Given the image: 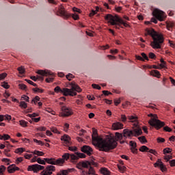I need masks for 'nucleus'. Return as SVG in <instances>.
I'll return each instance as SVG.
<instances>
[{"instance_id":"1","label":"nucleus","mask_w":175,"mask_h":175,"mask_svg":"<svg viewBox=\"0 0 175 175\" xmlns=\"http://www.w3.org/2000/svg\"><path fill=\"white\" fill-rule=\"evenodd\" d=\"M92 144L95 147H98L100 151H110V150H114L117 147L118 143L114 140V137L111 135H107L105 139L99 137L98 135V130L95 128H92Z\"/></svg>"},{"instance_id":"2","label":"nucleus","mask_w":175,"mask_h":175,"mask_svg":"<svg viewBox=\"0 0 175 175\" xmlns=\"http://www.w3.org/2000/svg\"><path fill=\"white\" fill-rule=\"evenodd\" d=\"M146 31L147 32V33L145 34L146 36H147V35H150V36L153 39V42L150 43L151 47L154 49H161L162 43L165 42L163 35H162V33H158V32L155 31L153 28L146 29Z\"/></svg>"},{"instance_id":"3","label":"nucleus","mask_w":175,"mask_h":175,"mask_svg":"<svg viewBox=\"0 0 175 175\" xmlns=\"http://www.w3.org/2000/svg\"><path fill=\"white\" fill-rule=\"evenodd\" d=\"M105 19L108 20V23H109L111 25H117V23H120V24H122V25L126 27V28L130 27L129 24H128L126 22H124V20L118 17V15L113 16L110 14H108L105 16Z\"/></svg>"},{"instance_id":"4","label":"nucleus","mask_w":175,"mask_h":175,"mask_svg":"<svg viewBox=\"0 0 175 175\" xmlns=\"http://www.w3.org/2000/svg\"><path fill=\"white\" fill-rule=\"evenodd\" d=\"M148 124L150 125V126H154L157 131H159V129H161V128H163V126L165 125L164 122H162L158 119V116L157 114L153 115V118L148 121Z\"/></svg>"},{"instance_id":"5","label":"nucleus","mask_w":175,"mask_h":175,"mask_svg":"<svg viewBox=\"0 0 175 175\" xmlns=\"http://www.w3.org/2000/svg\"><path fill=\"white\" fill-rule=\"evenodd\" d=\"M152 14L153 17H155V18H157V20L159 21H164L165 18H166V14L165 12L158 8H154Z\"/></svg>"},{"instance_id":"6","label":"nucleus","mask_w":175,"mask_h":175,"mask_svg":"<svg viewBox=\"0 0 175 175\" xmlns=\"http://www.w3.org/2000/svg\"><path fill=\"white\" fill-rule=\"evenodd\" d=\"M37 75H40V76L37 75V80H39L40 81H43L44 80V78L43 77L45 76V77H47L49 76H53L54 73L53 72L49 70H38L36 71Z\"/></svg>"},{"instance_id":"7","label":"nucleus","mask_w":175,"mask_h":175,"mask_svg":"<svg viewBox=\"0 0 175 175\" xmlns=\"http://www.w3.org/2000/svg\"><path fill=\"white\" fill-rule=\"evenodd\" d=\"M56 14L57 16H61V17H63V18H69V17H70V14L68 13L66 10H65V7H64L62 5L59 6Z\"/></svg>"},{"instance_id":"8","label":"nucleus","mask_w":175,"mask_h":175,"mask_svg":"<svg viewBox=\"0 0 175 175\" xmlns=\"http://www.w3.org/2000/svg\"><path fill=\"white\" fill-rule=\"evenodd\" d=\"M27 170L28 172H33V173H38V172H40V170H44V166L39 164H34L29 165Z\"/></svg>"},{"instance_id":"9","label":"nucleus","mask_w":175,"mask_h":175,"mask_svg":"<svg viewBox=\"0 0 175 175\" xmlns=\"http://www.w3.org/2000/svg\"><path fill=\"white\" fill-rule=\"evenodd\" d=\"M55 172V166L54 165H47L42 171L40 172V175H52L53 172Z\"/></svg>"},{"instance_id":"10","label":"nucleus","mask_w":175,"mask_h":175,"mask_svg":"<svg viewBox=\"0 0 175 175\" xmlns=\"http://www.w3.org/2000/svg\"><path fill=\"white\" fill-rule=\"evenodd\" d=\"M73 115V111L69 107L65 106L62 107V112L59 113L60 117H69Z\"/></svg>"},{"instance_id":"11","label":"nucleus","mask_w":175,"mask_h":175,"mask_svg":"<svg viewBox=\"0 0 175 175\" xmlns=\"http://www.w3.org/2000/svg\"><path fill=\"white\" fill-rule=\"evenodd\" d=\"M95 159H91L90 161H83L82 163L83 167L84 169H88V167H91L92 166H95V167H98V163L95 162Z\"/></svg>"},{"instance_id":"12","label":"nucleus","mask_w":175,"mask_h":175,"mask_svg":"<svg viewBox=\"0 0 175 175\" xmlns=\"http://www.w3.org/2000/svg\"><path fill=\"white\" fill-rule=\"evenodd\" d=\"M62 94L64 96H76L77 92L72 91V89L64 88Z\"/></svg>"},{"instance_id":"13","label":"nucleus","mask_w":175,"mask_h":175,"mask_svg":"<svg viewBox=\"0 0 175 175\" xmlns=\"http://www.w3.org/2000/svg\"><path fill=\"white\" fill-rule=\"evenodd\" d=\"M81 151L82 152H84V154H87V155H88L89 157H91V155H92V152L94 151V150H92V148H91L90 146L85 145L81 147Z\"/></svg>"},{"instance_id":"14","label":"nucleus","mask_w":175,"mask_h":175,"mask_svg":"<svg viewBox=\"0 0 175 175\" xmlns=\"http://www.w3.org/2000/svg\"><path fill=\"white\" fill-rule=\"evenodd\" d=\"M44 161L46 162V163H49V165H56L57 166H59V161L58 159H55L54 158H44Z\"/></svg>"},{"instance_id":"15","label":"nucleus","mask_w":175,"mask_h":175,"mask_svg":"<svg viewBox=\"0 0 175 175\" xmlns=\"http://www.w3.org/2000/svg\"><path fill=\"white\" fill-rule=\"evenodd\" d=\"M70 158V154L69 153H64L62 155V158L58 159L59 166H62L64 163H65V161H68Z\"/></svg>"},{"instance_id":"16","label":"nucleus","mask_w":175,"mask_h":175,"mask_svg":"<svg viewBox=\"0 0 175 175\" xmlns=\"http://www.w3.org/2000/svg\"><path fill=\"white\" fill-rule=\"evenodd\" d=\"M70 85H71V90L72 91H74V92H81V88L80 86H79V85H77V83H76V82H71Z\"/></svg>"},{"instance_id":"17","label":"nucleus","mask_w":175,"mask_h":175,"mask_svg":"<svg viewBox=\"0 0 175 175\" xmlns=\"http://www.w3.org/2000/svg\"><path fill=\"white\" fill-rule=\"evenodd\" d=\"M131 132H133V136H134L135 137H137V136L143 135V131H142V129H140V127H136L135 129H133V130H131Z\"/></svg>"},{"instance_id":"18","label":"nucleus","mask_w":175,"mask_h":175,"mask_svg":"<svg viewBox=\"0 0 175 175\" xmlns=\"http://www.w3.org/2000/svg\"><path fill=\"white\" fill-rule=\"evenodd\" d=\"M7 170L8 173L12 174L20 170V167L16 166V164H12L8 167Z\"/></svg>"},{"instance_id":"19","label":"nucleus","mask_w":175,"mask_h":175,"mask_svg":"<svg viewBox=\"0 0 175 175\" xmlns=\"http://www.w3.org/2000/svg\"><path fill=\"white\" fill-rule=\"evenodd\" d=\"M133 136V132H132V130H129L128 129L123 130V137H125L126 139H129Z\"/></svg>"},{"instance_id":"20","label":"nucleus","mask_w":175,"mask_h":175,"mask_svg":"<svg viewBox=\"0 0 175 175\" xmlns=\"http://www.w3.org/2000/svg\"><path fill=\"white\" fill-rule=\"evenodd\" d=\"M72 172H75V168H68V170H60L56 175H68L69 173H72Z\"/></svg>"},{"instance_id":"21","label":"nucleus","mask_w":175,"mask_h":175,"mask_svg":"<svg viewBox=\"0 0 175 175\" xmlns=\"http://www.w3.org/2000/svg\"><path fill=\"white\" fill-rule=\"evenodd\" d=\"M124 124L120 122H117L112 124V129L113 131H118V129H122Z\"/></svg>"},{"instance_id":"22","label":"nucleus","mask_w":175,"mask_h":175,"mask_svg":"<svg viewBox=\"0 0 175 175\" xmlns=\"http://www.w3.org/2000/svg\"><path fill=\"white\" fill-rule=\"evenodd\" d=\"M62 142H64L65 144H70V137L68 135H64L61 137Z\"/></svg>"},{"instance_id":"23","label":"nucleus","mask_w":175,"mask_h":175,"mask_svg":"<svg viewBox=\"0 0 175 175\" xmlns=\"http://www.w3.org/2000/svg\"><path fill=\"white\" fill-rule=\"evenodd\" d=\"M99 172L103 175H111V172L106 167L100 168Z\"/></svg>"},{"instance_id":"24","label":"nucleus","mask_w":175,"mask_h":175,"mask_svg":"<svg viewBox=\"0 0 175 175\" xmlns=\"http://www.w3.org/2000/svg\"><path fill=\"white\" fill-rule=\"evenodd\" d=\"M111 136L113 137V139L115 140L116 143H117L118 140H121L122 137H124V135H122V134L120 133H115V138H114V135H111Z\"/></svg>"},{"instance_id":"25","label":"nucleus","mask_w":175,"mask_h":175,"mask_svg":"<svg viewBox=\"0 0 175 175\" xmlns=\"http://www.w3.org/2000/svg\"><path fill=\"white\" fill-rule=\"evenodd\" d=\"M150 75H151V76H154V77H157V79L161 78V73L159 72V71H158L157 70H152L150 72Z\"/></svg>"},{"instance_id":"26","label":"nucleus","mask_w":175,"mask_h":175,"mask_svg":"<svg viewBox=\"0 0 175 175\" xmlns=\"http://www.w3.org/2000/svg\"><path fill=\"white\" fill-rule=\"evenodd\" d=\"M19 124L21 126H23V128H27V126H28V122L21 120L19 121Z\"/></svg>"},{"instance_id":"27","label":"nucleus","mask_w":175,"mask_h":175,"mask_svg":"<svg viewBox=\"0 0 175 175\" xmlns=\"http://www.w3.org/2000/svg\"><path fill=\"white\" fill-rule=\"evenodd\" d=\"M19 107L21 109H27V107H28V105L25 101H21L19 103Z\"/></svg>"},{"instance_id":"28","label":"nucleus","mask_w":175,"mask_h":175,"mask_svg":"<svg viewBox=\"0 0 175 175\" xmlns=\"http://www.w3.org/2000/svg\"><path fill=\"white\" fill-rule=\"evenodd\" d=\"M150 148L146 146H142L139 148V151H141V152H148Z\"/></svg>"},{"instance_id":"29","label":"nucleus","mask_w":175,"mask_h":175,"mask_svg":"<svg viewBox=\"0 0 175 175\" xmlns=\"http://www.w3.org/2000/svg\"><path fill=\"white\" fill-rule=\"evenodd\" d=\"M32 91H33V92H39L40 94H43L44 92V90L40 89L39 88H33Z\"/></svg>"},{"instance_id":"30","label":"nucleus","mask_w":175,"mask_h":175,"mask_svg":"<svg viewBox=\"0 0 175 175\" xmlns=\"http://www.w3.org/2000/svg\"><path fill=\"white\" fill-rule=\"evenodd\" d=\"M63 89H61V87L56 86L54 88V92H56V94H62Z\"/></svg>"},{"instance_id":"31","label":"nucleus","mask_w":175,"mask_h":175,"mask_svg":"<svg viewBox=\"0 0 175 175\" xmlns=\"http://www.w3.org/2000/svg\"><path fill=\"white\" fill-rule=\"evenodd\" d=\"M33 154L38 155V157H43V155H44V152L36 150L33 151Z\"/></svg>"},{"instance_id":"32","label":"nucleus","mask_w":175,"mask_h":175,"mask_svg":"<svg viewBox=\"0 0 175 175\" xmlns=\"http://www.w3.org/2000/svg\"><path fill=\"white\" fill-rule=\"evenodd\" d=\"M161 163H163L162 162V160L161 159H158L157 161L154 163V167H161Z\"/></svg>"},{"instance_id":"33","label":"nucleus","mask_w":175,"mask_h":175,"mask_svg":"<svg viewBox=\"0 0 175 175\" xmlns=\"http://www.w3.org/2000/svg\"><path fill=\"white\" fill-rule=\"evenodd\" d=\"M23 151H25V149L24 148H18L15 150L14 152L15 154H23Z\"/></svg>"},{"instance_id":"34","label":"nucleus","mask_w":175,"mask_h":175,"mask_svg":"<svg viewBox=\"0 0 175 175\" xmlns=\"http://www.w3.org/2000/svg\"><path fill=\"white\" fill-rule=\"evenodd\" d=\"M128 118L130 121H131V122H135L137 121V116H128Z\"/></svg>"},{"instance_id":"35","label":"nucleus","mask_w":175,"mask_h":175,"mask_svg":"<svg viewBox=\"0 0 175 175\" xmlns=\"http://www.w3.org/2000/svg\"><path fill=\"white\" fill-rule=\"evenodd\" d=\"M17 70H18L20 75H24L25 73V68L23 66L18 68Z\"/></svg>"},{"instance_id":"36","label":"nucleus","mask_w":175,"mask_h":175,"mask_svg":"<svg viewBox=\"0 0 175 175\" xmlns=\"http://www.w3.org/2000/svg\"><path fill=\"white\" fill-rule=\"evenodd\" d=\"M129 146L131 147V148H136V147H137V144L133 141H130Z\"/></svg>"},{"instance_id":"37","label":"nucleus","mask_w":175,"mask_h":175,"mask_svg":"<svg viewBox=\"0 0 175 175\" xmlns=\"http://www.w3.org/2000/svg\"><path fill=\"white\" fill-rule=\"evenodd\" d=\"M9 139H10V135L8 134H3L1 137V140H9Z\"/></svg>"},{"instance_id":"38","label":"nucleus","mask_w":175,"mask_h":175,"mask_svg":"<svg viewBox=\"0 0 175 175\" xmlns=\"http://www.w3.org/2000/svg\"><path fill=\"white\" fill-rule=\"evenodd\" d=\"M37 162L40 165H46V161L44 159H40V157L37 159Z\"/></svg>"},{"instance_id":"39","label":"nucleus","mask_w":175,"mask_h":175,"mask_svg":"<svg viewBox=\"0 0 175 175\" xmlns=\"http://www.w3.org/2000/svg\"><path fill=\"white\" fill-rule=\"evenodd\" d=\"M174 27V23L173 22H168L167 23V28L168 31H170V28H173Z\"/></svg>"},{"instance_id":"40","label":"nucleus","mask_w":175,"mask_h":175,"mask_svg":"<svg viewBox=\"0 0 175 175\" xmlns=\"http://www.w3.org/2000/svg\"><path fill=\"white\" fill-rule=\"evenodd\" d=\"M118 167L120 172V173H124V172L126 170V167L124 165H118Z\"/></svg>"},{"instance_id":"41","label":"nucleus","mask_w":175,"mask_h":175,"mask_svg":"<svg viewBox=\"0 0 175 175\" xmlns=\"http://www.w3.org/2000/svg\"><path fill=\"white\" fill-rule=\"evenodd\" d=\"M51 132H53V133H57V135H61V132H59L58 131V129L55 127H51Z\"/></svg>"},{"instance_id":"42","label":"nucleus","mask_w":175,"mask_h":175,"mask_svg":"<svg viewBox=\"0 0 175 175\" xmlns=\"http://www.w3.org/2000/svg\"><path fill=\"white\" fill-rule=\"evenodd\" d=\"M138 139L141 143H147V139H146L145 136L139 137Z\"/></svg>"},{"instance_id":"43","label":"nucleus","mask_w":175,"mask_h":175,"mask_svg":"<svg viewBox=\"0 0 175 175\" xmlns=\"http://www.w3.org/2000/svg\"><path fill=\"white\" fill-rule=\"evenodd\" d=\"M66 78L67 79V80H68V81H71L72 79H75V75H73L72 74L69 73L68 75H67L66 76Z\"/></svg>"},{"instance_id":"44","label":"nucleus","mask_w":175,"mask_h":175,"mask_svg":"<svg viewBox=\"0 0 175 175\" xmlns=\"http://www.w3.org/2000/svg\"><path fill=\"white\" fill-rule=\"evenodd\" d=\"M25 81H27V83H28V84H30V85H33V87H38V85L36 83H33V81L29 79H25Z\"/></svg>"},{"instance_id":"45","label":"nucleus","mask_w":175,"mask_h":175,"mask_svg":"<svg viewBox=\"0 0 175 175\" xmlns=\"http://www.w3.org/2000/svg\"><path fill=\"white\" fill-rule=\"evenodd\" d=\"M159 167L161 172H166V170H167V168H166V165H164L163 163H161Z\"/></svg>"},{"instance_id":"46","label":"nucleus","mask_w":175,"mask_h":175,"mask_svg":"<svg viewBox=\"0 0 175 175\" xmlns=\"http://www.w3.org/2000/svg\"><path fill=\"white\" fill-rule=\"evenodd\" d=\"M77 169H79V170H81V172H83V170H84L83 169V167H83V161L79 162V163L77 165Z\"/></svg>"},{"instance_id":"47","label":"nucleus","mask_w":175,"mask_h":175,"mask_svg":"<svg viewBox=\"0 0 175 175\" xmlns=\"http://www.w3.org/2000/svg\"><path fill=\"white\" fill-rule=\"evenodd\" d=\"M1 87H3V88H5V90H9V88H10V85L8 84V83L5 81L3 83Z\"/></svg>"},{"instance_id":"48","label":"nucleus","mask_w":175,"mask_h":175,"mask_svg":"<svg viewBox=\"0 0 175 175\" xmlns=\"http://www.w3.org/2000/svg\"><path fill=\"white\" fill-rule=\"evenodd\" d=\"M70 158L71 161H77V159H79L78 156L75 155V154H70Z\"/></svg>"},{"instance_id":"49","label":"nucleus","mask_w":175,"mask_h":175,"mask_svg":"<svg viewBox=\"0 0 175 175\" xmlns=\"http://www.w3.org/2000/svg\"><path fill=\"white\" fill-rule=\"evenodd\" d=\"M76 154H77V157H78V159H79V158H85V157H87V156L85 155V154L81 153V152H76Z\"/></svg>"},{"instance_id":"50","label":"nucleus","mask_w":175,"mask_h":175,"mask_svg":"<svg viewBox=\"0 0 175 175\" xmlns=\"http://www.w3.org/2000/svg\"><path fill=\"white\" fill-rule=\"evenodd\" d=\"M172 150L170 148H166L163 149V154H170Z\"/></svg>"},{"instance_id":"51","label":"nucleus","mask_w":175,"mask_h":175,"mask_svg":"<svg viewBox=\"0 0 175 175\" xmlns=\"http://www.w3.org/2000/svg\"><path fill=\"white\" fill-rule=\"evenodd\" d=\"M18 87L20 90H23V91H25V90H27V86L24 83L18 84Z\"/></svg>"},{"instance_id":"52","label":"nucleus","mask_w":175,"mask_h":175,"mask_svg":"<svg viewBox=\"0 0 175 175\" xmlns=\"http://www.w3.org/2000/svg\"><path fill=\"white\" fill-rule=\"evenodd\" d=\"M27 116L30 118H35V117H39V113H33L31 114H28Z\"/></svg>"},{"instance_id":"53","label":"nucleus","mask_w":175,"mask_h":175,"mask_svg":"<svg viewBox=\"0 0 175 175\" xmlns=\"http://www.w3.org/2000/svg\"><path fill=\"white\" fill-rule=\"evenodd\" d=\"M92 88H94V90H101L102 88H100V86L98 84L96 83H93L92 84Z\"/></svg>"},{"instance_id":"54","label":"nucleus","mask_w":175,"mask_h":175,"mask_svg":"<svg viewBox=\"0 0 175 175\" xmlns=\"http://www.w3.org/2000/svg\"><path fill=\"white\" fill-rule=\"evenodd\" d=\"M102 92L105 96H109V95H112V93L107 90H103Z\"/></svg>"},{"instance_id":"55","label":"nucleus","mask_w":175,"mask_h":175,"mask_svg":"<svg viewBox=\"0 0 175 175\" xmlns=\"http://www.w3.org/2000/svg\"><path fill=\"white\" fill-rule=\"evenodd\" d=\"M149 58H150V59H155V58H157V55H155V53L150 52L149 53Z\"/></svg>"},{"instance_id":"56","label":"nucleus","mask_w":175,"mask_h":175,"mask_svg":"<svg viewBox=\"0 0 175 175\" xmlns=\"http://www.w3.org/2000/svg\"><path fill=\"white\" fill-rule=\"evenodd\" d=\"M141 55H142V58L144 59V61H146V60L148 61L149 60L148 56H147V55L145 53H142Z\"/></svg>"},{"instance_id":"57","label":"nucleus","mask_w":175,"mask_h":175,"mask_svg":"<svg viewBox=\"0 0 175 175\" xmlns=\"http://www.w3.org/2000/svg\"><path fill=\"white\" fill-rule=\"evenodd\" d=\"M8 76L6 72H3L0 74V80H5V78Z\"/></svg>"},{"instance_id":"58","label":"nucleus","mask_w":175,"mask_h":175,"mask_svg":"<svg viewBox=\"0 0 175 175\" xmlns=\"http://www.w3.org/2000/svg\"><path fill=\"white\" fill-rule=\"evenodd\" d=\"M69 151H72V152H75V151H77V147L76 146H68Z\"/></svg>"},{"instance_id":"59","label":"nucleus","mask_w":175,"mask_h":175,"mask_svg":"<svg viewBox=\"0 0 175 175\" xmlns=\"http://www.w3.org/2000/svg\"><path fill=\"white\" fill-rule=\"evenodd\" d=\"M46 127L45 126H40V127H38L36 129V131H39V132H44V131H46Z\"/></svg>"},{"instance_id":"60","label":"nucleus","mask_w":175,"mask_h":175,"mask_svg":"<svg viewBox=\"0 0 175 175\" xmlns=\"http://www.w3.org/2000/svg\"><path fill=\"white\" fill-rule=\"evenodd\" d=\"M23 157H18L16 159L15 163H16V165H18L19 163H21V162H23Z\"/></svg>"},{"instance_id":"61","label":"nucleus","mask_w":175,"mask_h":175,"mask_svg":"<svg viewBox=\"0 0 175 175\" xmlns=\"http://www.w3.org/2000/svg\"><path fill=\"white\" fill-rule=\"evenodd\" d=\"M113 102H114L115 106H117L118 105H120V103H121V99L120 98H118V99L115 98L113 100Z\"/></svg>"},{"instance_id":"62","label":"nucleus","mask_w":175,"mask_h":175,"mask_svg":"<svg viewBox=\"0 0 175 175\" xmlns=\"http://www.w3.org/2000/svg\"><path fill=\"white\" fill-rule=\"evenodd\" d=\"M121 122H126V116L122 114L121 115Z\"/></svg>"},{"instance_id":"63","label":"nucleus","mask_w":175,"mask_h":175,"mask_svg":"<svg viewBox=\"0 0 175 175\" xmlns=\"http://www.w3.org/2000/svg\"><path fill=\"white\" fill-rule=\"evenodd\" d=\"M157 143H165V138L158 137L157 139Z\"/></svg>"},{"instance_id":"64","label":"nucleus","mask_w":175,"mask_h":175,"mask_svg":"<svg viewBox=\"0 0 175 175\" xmlns=\"http://www.w3.org/2000/svg\"><path fill=\"white\" fill-rule=\"evenodd\" d=\"M169 163H170L171 167H174L175 166V159L170 161Z\"/></svg>"}]
</instances>
